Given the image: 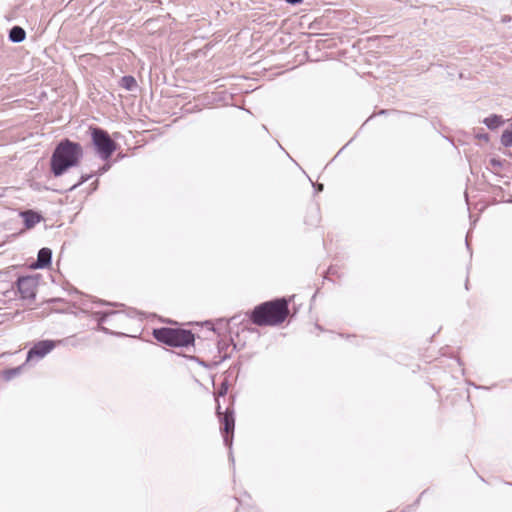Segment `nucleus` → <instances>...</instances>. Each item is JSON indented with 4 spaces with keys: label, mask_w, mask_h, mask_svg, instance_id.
<instances>
[{
    "label": "nucleus",
    "mask_w": 512,
    "mask_h": 512,
    "mask_svg": "<svg viewBox=\"0 0 512 512\" xmlns=\"http://www.w3.org/2000/svg\"><path fill=\"white\" fill-rule=\"evenodd\" d=\"M217 414L221 423L220 430L223 436L224 444L231 450L235 428L234 412L230 408H227L224 413H221L220 406H218ZM229 458L231 462L234 463V457L231 451L229 452Z\"/></svg>",
    "instance_id": "nucleus-5"
},
{
    "label": "nucleus",
    "mask_w": 512,
    "mask_h": 512,
    "mask_svg": "<svg viewBox=\"0 0 512 512\" xmlns=\"http://www.w3.org/2000/svg\"><path fill=\"white\" fill-rule=\"evenodd\" d=\"M469 233L466 236V246L469 248V242H468Z\"/></svg>",
    "instance_id": "nucleus-24"
},
{
    "label": "nucleus",
    "mask_w": 512,
    "mask_h": 512,
    "mask_svg": "<svg viewBox=\"0 0 512 512\" xmlns=\"http://www.w3.org/2000/svg\"><path fill=\"white\" fill-rule=\"evenodd\" d=\"M97 185H98V181H95V183H94V190L97 188Z\"/></svg>",
    "instance_id": "nucleus-26"
},
{
    "label": "nucleus",
    "mask_w": 512,
    "mask_h": 512,
    "mask_svg": "<svg viewBox=\"0 0 512 512\" xmlns=\"http://www.w3.org/2000/svg\"><path fill=\"white\" fill-rule=\"evenodd\" d=\"M500 142L504 147H512V123L502 132Z\"/></svg>",
    "instance_id": "nucleus-14"
},
{
    "label": "nucleus",
    "mask_w": 512,
    "mask_h": 512,
    "mask_svg": "<svg viewBox=\"0 0 512 512\" xmlns=\"http://www.w3.org/2000/svg\"><path fill=\"white\" fill-rule=\"evenodd\" d=\"M92 177H93V174H85V175H82V176L80 177V180H79L76 184H74V185L70 188V190H73V189L77 188L78 186H80V185H82L83 183L87 182V181H88L89 179H91Z\"/></svg>",
    "instance_id": "nucleus-16"
},
{
    "label": "nucleus",
    "mask_w": 512,
    "mask_h": 512,
    "mask_svg": "<svg viewBox=\"0 0 512 512\" xmlns=\"http://www.w3.org/2000/svg\"><path fill=\"white\" fill-rule=\"evenodd\" d=\"M288 301L277 298L257 305L250 314L251 321L259 326H274L285 321L288 316Z\"/></svg>",
    "instance_id": "nucleus-2"
},
{
    "label": "nucleus",
    "mask_w": 512,
    "mask_h": 512,
    "mask_svg": "<svg viewBox=\"0 0 512 512\" xmlns=\"http://www.w3.org/2000/svg\"><path fill=\"white\" fill-rule=\"evenodd\" d=\"M61 342V340L55 341L50 339L35 342L27 352L26 362L29 363L34 360L39 361L43 359Z\"/></svg>",
    "instance_id": "nucleus-6"
},
{
    "label": "nucleus",
    "mask_w": 512,
    "mask_h": 512,
    "mask_svg": "<svg viewBox=\"0 0 512 512\" xmlns=\"http://www.w3.org/2000/svg\"><path fill=\"white\" fill-rule=\"evenodd\" d=\"M26 32L20 26H13L9 31V40L13 43H21L25 40Z\"/></svg>",
    "instance_id": "nucleus-12"
},
{
    "label": "nucleus",
    "mask_w": 512,
    "mask_h": 512,
    "mask_svg": "<svg viewBox=\"0 0 512 512\" xmlns=\"http://www.w3.org/2000/svg\"><path fill=\"white\" fill-rule=\"evenodd\" d=\"M17 290L22 299L32 300L36 296L37 282L31 276L19 277L16 281Z\"/></svg>",
    "instance_id": "nucleus-7"
},
{
    "label": "nucleus",
    "mask_w": 512,
    "mask_h": 512,
    "mask_svg": "<svg viewBox=\"0 0 512 512\" xmlns=\"http://www.w3.org/2000/svg\"><path fill=\"white\" fill-rule=\"evenodd\" d=\"M313 186H314L316 192H321L323 190V184H316V185L314 184Z\"/></svg>",
    "instance_id": "nucleus-22"
},
{
    "label": "nucleus",
    "mask_w": 512,
    "mask_h": 512,
    "mask_svg": "<svg viewBox=\"0 0 512 512\" xmlns=\"http://www.w3.org/2000/svg\"><path fill=\"white\" fill-rule=\"evenodd\" d=\"M285 1L289 4L296 5V4L301 3L303 0H285Z\"/></svg>",
    "instance_id": "nucleus-23"
},
{
    "label": "nucleus",
    "mask_w": 512,
    "mask_h": 512,
    "mask_svg": "<svg viewBox=\"0 0 512 512\" xmlns=\"http://www.w3.org/2000/svg\"><path fill=\"white\" fill-rule=\"evenodd\" d=\"M153 337L171 347H187L195 341V336L190 330L170 327L153 329Z\"/></svg>",
    "instance_id": "nucleus-3"
},
{
    "label": "nucleus",
    "mask_w": 512,
    "mask_h": 512,
    "mask_svg": "<svg viewBox=\"0 0 512 512\" xmlns=\"http://www.w3.org/2000/svg\"><path fill=\"white\" fill-rule=\"evenodd\" d=\"M477 137L481 140H484L486 142L489 141V135L487 133H483V134H478Z\"/></svg>",
    "instance_id": "nucleus-20"
},
{
    "label": "nucleus",
    "mask_w": 512,
    "mask_h": 512,
    "mask_svg": "<svg viewBox=\"0 0 512 512\" xmlns=\"http://www.w3.org/2000/svg\"><path fill=\"white\" fill-rule=\"evenodd\" d=\"M490 164H491L493 167H497V168H499V167H501V166H502V164H501L500 160L495 159V158H492V159L490 160Z\"/></svg>",
    "instance_id": "nucleus-18"
},
{
    "label": "nucleus",
    "mask_w": 512,
    "mask_h": 512,
    "mask_svg": "<svg viewBox=\"0 0 512 512\" xmlns=\"http://www.w3.org/2000/svg\"><path fill=\"white\" fill-rule=\"evenodd\" d=\"M82 156L83 149L80 143L69 139L61 140L51 156V172L55 177L63 175L68 169L77 166Z\"/></svg>",
    "instance_id": "nucleus-1"
},
{
    "label": "nucleus",
    "mask_w": 512,
    "mask_h": 512,
    "mask_svg": "<svg viewBox=\"0 0 512 512\" xmlns=\"http://www.w3.org/2000/svg\"><path fill=\"white\" fill-rule=\"evenodd\" d=\"M52 261V250L44 247L38 251L37 260L33 265L34 268L43 269L51 265Z\"/></svg>",
    "instance_id": "nucleus-9"
},
{
    "label": "nucleus",
    "mask_w": 512,
    "mask_h": 512,
    "mask_svg": "<svg viewBox=\"0 0 512 512\" xmlns=\"http://www.w3.org/2000/svg\"><path fill=\"white\" fill-rule=\"evenodd\" d=\"M91 138L93 146L102 160H108L117 148L115 141L102 128H93L91 130Z\"/></svg>",
    "instance_id": "nucleus-4"
},
{
    "label": "nucleus",
    "mask_w": 512,
    "mask_h": 512,
    "mask_svg": "<svg viewBox=\"0 0 512 512\" xmlns=\"http://www.w3.org/2000/svg\"><path fill=\"white\" fill-rule=\"evenodd\" d=\"M483 124L490 130H496L504 124V119L501 115L491 114L483 119Z\"/></svg>",
    "instance_id": "nucleus-11"
},
{
    "label": "nucleus",
    "mask_w": 512,
    "mask_h": 512,
    "mask_svg": "<svg viewBox=\"0 0 512 512\" xmlns=\"http://www.w3.org/2000/svg\"><path fill=\"white\" fill-rule=\"evenodd\" d=\"M379 113H380V114H386V113H387V111H386V110H381Z\"/></svg>",
    "instance_id": "nucleus-25"
},
{
    "label": "nucleus",
    "mask_w": 512,
    "mask_h": 512,
    "mask_svg": "<svg viewBox=\"0 0 512 512\" xmlns=\"http://www.w3.org/2000/svg\"><path fill=\"white\" fill-rule=\"evenodd\" d=\"M226 392H227V386H226V385H223V386L221 387L220 391H219V395H220V396H223V395H225V394H226Z\"/></svg>",
    "instance_id": "nucleus-21"
},
{
    "label": "nucleus",
    "mask_w": 512,
    "mask_h": 512,
    "mask_svg": "<svg viewBox=\"0 0 512 512\" xmlns=\"http://www.w3.org/2000/svg\"><path fill=\"white\" fill-rule=\"evenodd\" d=\"M21 371V367L11 368L4 372V376L6 380H11L13 377L18 375Z\"/></svg>",
    "instance_id": "nucleus-15"
},
{
    "label": "nucleus",
    "mask_w": 512,
    "mask_h": 512,
    "mask_svg": "<svg viewBox=\"0 0 512 512\" xmlns=\"http://www.w3.org/2000/svg\"><path fill=\"white\" fill-rule=\"evenodd\" d=\"M111 167V164L110 163H106L104 164L103 166H101L98 171L96 172V174L98 175H103L104 173H106Z\"/></svg>",
    "instance_id": "nucleus-17"
},
{
    "label": "nucleus",
    "mask_w": 512,
    "mask_h": 512,
    "mask_svg": "<svg viewBox=\"0 0 512 512\" xmlns=\"http://www.w3.org/2000/svg\"><path fill=\"white\" fill-rule=\"evenodd\" d=\"M96 303L99 305H108V306H117L118 305L117 303H111V302H107L104 300H98Z\"/></svg>",
    "instance_id": "nucleus-19"
},
{
    "label": "nucleus",
    "mask_w": 512,
    "mask_h": 512,
    "mask_svg": "<svg viewBox=\"0 0 512 512\" xmlns=\"http://www.w3.org/2000/svg\"><path fill=\"white\" fill-rule=\"evenodd\" d=\"M94 317L98 322L97 329L99 331H102L103 333L109 334V335H117V336L124 335L123 333L113 332L110 329H108L107 327L103 326V324L106 323L110 317H115L118 320H124L126 318V316L122 312H120V311H109V312L98 311V312L94 313Z\"/></svg>",
    "instance_id": "nucleus-8"
},
{
    "label": "nucleus",
    "mask_w": 512,
    "mask_h": 512,
    "mask_svg": "<svg viewBox=\"0 0 512 512\" xmlns=\"http://www.w3.org/2000/svg\"><path fill=\"white\" fill-rule=\"evenodd\" d=\"M21 215L27 228L34 227L42 219L41 215L33 210H26Z\"/></svg>",
    "instance_id": "nucleus-10"
},
{
    "label": "nucleus",
    "mask_w": 512,
    "mask_h": 512,
    "mask_svg": "<svg viewBox=\"0 0 512 512\" xmlns=\"http://www.w3.org/2000/svg\"><path fill=\"white\" fill-rule=\"evenodd\" d=\"M120 86L127 91H133L137 88V82L133 76L125 75L120 80Z\"/></svg>",
    "instance_id": "nucleus-13"
}]
</instances>
